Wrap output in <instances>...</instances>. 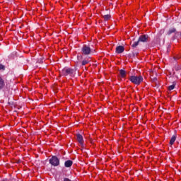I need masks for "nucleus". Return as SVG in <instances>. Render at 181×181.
Returning a JSON list of instances; mask_svg holds the SVG:
<instances>
[{
  "label": "nucleus",
  "instance_id": "obj_1",
  "mask_svg": "<svg viewBox=\"0 0 181 181\" xmlns=\"http://www.w3.org/2000/svg\"><path fill=\"white\" fill-rule=\"evenodd\" d=\"M129 81L132 83V84H135V86H139L142 81H144V77L141 75H133L129 77Z\"/></svg>",
  "mask_w": 181,
  "mask_h": 181
},
{
  "label": "nucleus",
  "instance_id": "obj_8",
  "mask_svg": "<svg viewBox=\"0 0 181 181\" xmlns=\"http://www.w3.org/2000/svg\"><path fill=\"white\" fill-rule=\"evenodd\" d=\"M119 73L121 78H125V77H127V71L124 69H120L119 70Z\"/></svg>",
  "mask_w": 181,
  "mask_h": 181
},
{
  "label": "nucleus",
  "instance_id": "obj_5",
  "mask_svg": "<svg viewBox=\"0 0 181 181\" xmlns=\"http://www.w3.org/2000/svg\"><path fill=\"white\" fill-rule=\"evenodd\" d=\"M76 140L79 144V146H81V148H84V138L83 137V135L77 134Z\"/></svg>",
  "mask_w": 181,
  "mask_h": 181
},
{
  "label": "nucleus",
  "instance_id": "obj_4",
  "mask_svg": "<svg viewBox=\"0 0 181 181\" xmlns=\"http://www.w3.org/2000/svg\"><path fill=\"white\" fill-rule=\"evenodd\" d=\"M49 162L52 166H59L60 165V160L56 156H52Z\"/></svg>",
  "mask_w": 181,
  "mask_h": 181
},
{
  "label": "nucleus",
  "instance_id": "obj_11",
  "mask_svg": "<svg viewBox=\"0 0 181 181\" xmlns=\"http://www.w3.org/2000/svg\"><path fill=\"white\" fill-rule=\"evenodd\" d=\"M4 87H5V80H4L3 78L0 76V90H2Z\"/></svg>",
  "mask_w": 181,
  "mask_h": 181
},
{
  "label": "nucleus",
  "instance_id": "obj_12",
  "mask_svg": "<svg viewBox=\"0 0 181 181\" xmlns=\"http://www.w3.org/2000/svg\"><path fill=\"white\" fill-rule=\"evenodd\" d=\"M176 141V135H173L170 140V145H173Z\"/></svg>",
  "mask_w": 181,
  "mask_h": 181
},
{
  "label": "nucleus",
  "instance_id": "obj_3",
  "mask_svg": "<svg viewBox=\"0 0 181 181\" xmlns=\"http://www.w3.org/2000/svg\"><path fill=\"white\" fill-rule=\"evenodd\" d=\"M91 47L87 45H84L81 48V54L84 56H88V54H91Z\"/></svg>",
  "mask_w": 181,
  "mask_h": 181
},
{
  "label": "nucleus",
  "instance_id": "obj_17",
  "mask_svg": "<svg viewBox=\"0 0 181 181\" xmlns=\"http://www.w3.org/2000/svg\"><path fill=\"white\" fill-rule=\"evenodd\" d=\"M138 45H139V40H138L137 42H135L132 45V47H136V46H138Z\"/></svg>",
  "mask_w": 181,
  "mask_h": 181
},
{
  "label": "nucleus",
  "instance_id": "obj_7",
  "mask_svg": "<svg viewBox=\"0 0 181 181\" xmlns=\"http://www.w3.org/2000/svg\"><path fill=\"white\" fill-rule=\"evenodd\" d=\"M124 50H125L124 46L119 45L116 47V53H117V54H121V53H124Z\"/></svg>",
  "mask_w": 181,
  "mask_h": 181
},
{
  "label": "nucleus",
  "instance_id": "obj_6",
  "mask_svg": "<svg viewBox=\"0 0 181 181\" xmlns=\"http://www.w3.org/2000/svg\"><path fill=\"white\" fill-rule=\"evenodd\" d=\"M151 38L149 37V35H142L139 37V42H142L143 43H146L149 42V40Z\"/></svg>",
  "mask_w": 181,
  "mask_h": 181
},
{
  "label": "nucleus",
  "instance_id": "obj_18",
  "mask_svg": "<svg viewBox=\"0 0 181 181\" xmlns=\"http://www.w3.org/2000/svg\"><path fill=\"white\" fill-rule=\"evenodd\" d=\"M175 60H179V59H181V55H177L174 57Z\"/></svg>",
  "mask_w": 181,
  "mask_h": 181
},
{
  "label": "nucleus",
  "instance_id": "obj_14",
  "mask_svg": "<svg viewBox=\"0 0 181 181\" xmlns=\"http://www.w3.org/2000/svg\"><path fill=\"white\" fill-rule=\"evenodd\" d=\"M103 18L105 21H110V19H111V16L110 15H105L103 16Z\"/></svg>",
  "mask_w": 181,
  "mask_h": 181
},
{
  "label": "nucleus",
  "instance_id": "obj_2",
  "mask_svg": "<svg viewBox=\"0 0 181 181\" xmlns=\"http://www.w3.org/2000/svg\"><path fill=\"white\" fill-rule=\"evenodd\" d=\"M61 73L62 76H70L71 77H73L75 71L71 68H64Z\"/></svg>",
  "mask_w": 181,
  "mask_h": 181
},
{
  "label": "nucleus",
  "instance_id": "obj_16",
  "mask_svg": "<svg viewBox=\"0 0 181 181\" xmlns=\"http://www.w3.org/2000/svg\"><path fill=\"white\" fill-rule=\"evenodd\" d=\"M5 70V65L0 64V71H4Z\"/></svg>",
  "mask_w": 181,
  "mask_h": 181
},
{
  "label": "nucleus",
  "instance_id": "obj_15",
  "mask_svg": "<svg viewBox=\"0 0 181 181\" xmlns=\"http://www.w3.org/2000/svg\"><path fill=\"white\" fill-rule=\"evenodd\" d=\"M176 32V29L173 28L168 31V35H172V33H175Z\"/></svg>",
  "mask_w": 181,
  "mask_h": 181
},
{
  "label": "nucleus",
  "instance_id": "obj_13",
  "mask_svg": "<svg viewBox=\"0 0 181 181\" xmlns=\"http://www.w3.org/2000/svg\"><path fill=\"white\" fill-rule=\"evenodd\" d=\"M175 86H176V82H173V85L168 86V91H172V90H175Z\"/></svg>",
  "mask_w": 181,
  "mask_h": 181
},
{
  "label": "nucleus",
  "instance_id": "obj_10",
  "mask_svg": "<svg viewBox=\"0 0 181 181\" xmlns=\"http://www.w3.org/2000/svg\"><path fill=\"white\" fill-rule=\"evenodd\" d=\"M72 165H73V161L71 160H68L64 163L65 168H71Z\"/></svg>",
  "mask_w": 181,
  "mask_h": 181
},
{
  "label": "nucleus",
  "instance_id": "obj_9",
  "mask_svg": "<svg viewBox=\"0 0 181 181\" xmlns=\"http://www.w3.org/2000/svg\"><path fill=\"white\" fill-rule=\"evenodd\" d=\"M91 62V58L88 57H86L83 61H82V66H86V64H88Z\"/></svg>",
  "mask_w": 181,
  "mask_h": 181
}]
</instances>
